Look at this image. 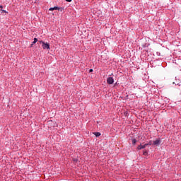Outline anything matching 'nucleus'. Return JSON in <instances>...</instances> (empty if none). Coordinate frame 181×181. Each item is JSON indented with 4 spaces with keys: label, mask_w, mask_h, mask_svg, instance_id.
Wrapping results in <instances>:
<instances>
[{
    "label": "nucleus",
    "mask_w": 181,
    "mask_h": 181,
    "mask_svg": "<svg viewBox=\"0 0 181 181\" xmlns=\"http://www.w3.org/2000/svg\"><path fill=\"white\" fill-rule=\"evenodd\" d=\"M1 11H2L4 13H8V11H6L5 10H1Z\"/></svg>",
    "instance_id": "4468645a"
},
{
    "label": "nucleus",
    "mask_w": 181,
    "mask_h": 181,
    "mask_svg": "<svg viewBox=\"0 0 181 181\" xmlns=\"http://www.w3.org/2000/svg\"><path fill=\"white\" fill-rule=\"evenodd\" d=\"M73 162H74L75 163H77V162H78V159L74 158Z\"/></svg>",
    "instance_id": "f8f14e48"
},
{
    "label": "nucleus",
    "mask_w": 181,
    "mask_h": 181,
    "mask_svg": "<svg viewBox=\"0 0 181 181\" xmlns=\"http://www.w3.org/2000/svg\"><path fill=\"white\" fill-rule=\"evenodd\" d=\"M93 134L95 135V136H96V138H98L99 136H101V133L96 132H93Z\"/></svg>",
    "instance_id": "0eeeda50"
},
{
    "label": "nucleus",
    "mask_w": 181,
    "mask_h": 181,
    "mask_svg": "<svg viewBox=\"0 0 181 181\" xmlns=\"http://www.w3.org/2000/svg\"><path fill=\"white\" fill-rule=\"evenodd\" d=\"M107 84H110V85L114 84V78H112V77H108V78H107Z\"/></svg>",
    "instance_id": "20e7f679"
},
{
    "label": "nucleus",
    "mask_w": 181,
    "mask_h": 181,
    "mask_svg": "<svg viewBox=\"0 0 181 181\" xmlns=\"http://www.w3.org/2000/svg\"><path fill=\"white\" fill-rule=\"evenodd\" d=\"M59 6H54L49 8V11H58Z\"/></svg>",
    "instance_id": "39448f33"
},
{
    "label": "nucleus",
    "mask_w": 181,
    "mask_h": 181,
    "mask_svg": "<svg viewBox=\"0 0 181 181\" xmlns=\"http://www.w3.org/2000/svg\"><path fill=\"white\" fill-rule=\"evenodd\" d=\"M58 11L59 12H64V7H59Z\"/></svg>",
    "instance_id": "6e6552de"
},
{
    "label": "nucleus",
    "mask_w": 181,
    "mask_h": 181,
    "mask_svg": "<svg viewBox=\"0 0 181 181\" xmlns=\"http://www.w3.org/2000/svg\"><path fill=\"white\" fill-rule=\"evenodd\" d=\"M66 2H71L72 0H65Z\"/></svg>",
    "instance_id": "2eb2a0df"
},
{
    "label": "nucleus",
    "mask_w": 181,
    "mask_h": 181,
    "mask_svg": "<svg viewBox=\"0 0 181 181\" xmlns=\"http://www.w3.org/2000/svg\"><path fill=\"white\" fill-rule=\"evenodd\" d=\"M148 46H149V44L148 43L143 44L142 45L143 47H148Z\"/></svg>",
    "instance_id": "9b49d317"
},
{
    "label": "nucleus",
    "mask_w": 181,
    "mask_h": 181,
    "mask_svg": "<svg viewBox=\"0 0 181 181\" xmlns=\"http://www.w3.org/2000/svg\"><path fill=\"white\" fill-rule=\"evenodd\" d=\"M39 42L40 45H42V47L44 49V50H50V44L49 42H45L43 40H40Z\"/></svg>",
    "instance_id": "f257e3e1"
},
{
    "label": "nucleus",
    "mask_w": 181,
    "mask_h": 181,
    "mask_svg": "<svg viewBox=\"0 0 181 181\" xmlns=\"http://www.w3.org/2000/svg\"><path fill=\"white\" fill-rule=\"evenodd\" d=\"M136 144V139H132V145H135Z\"/></svg>",
    "instance_id": "1a4fd4ad"
},
{
    "label": "nucleus",
    "mask_w": 181,
    "mask_h": 181,
    "mask_svg": "<svg viewBox=\"0 0 181 181\" xmlns=\"http://www.w3.org/2000/svg\"><path fill=\"white\" fill-rule=\"evenodd\" d=\"M114 86H117V82L114 84Z\"/></svg>",
    "instance_id": "f3484780"
},
{
    "label": "nucleus",
    "mask_w": 181,
    "mask_h": 181,
    "mask_svg": "<svg viewBox=\"0 0 181 181\" xmlns=\"http://www.w3.org/2000/svg\"><path fill=\"white\" fill-rule=\"evenodd\" d=\"M37 43V38H34V41L31 43L30 47H33V45H36Z\"/></svg>",
    "instance_id": "423d86ee"
},
{
    "label": "nucleus",
    "mask_w": 181,
    "mask_h": 181,
    "mask_svg": "<svg viewBox=\"0 0 181 181\" xmlns=\"http://www.w3.org/2000/svg\"><path fill=\"white\" fill-rule=\"evenodd\" d=\"M0 8L2 9L4 8V6L0 5Z\"/></svg>",
    "instance_id": "dca6fc26"
},
{
    "label": "nucleus",
    "mask_w": 181,
    "mask_h": 181,
    "mask_svg": "<svg viewBox=\"0 0 181 181\" xmlns=\"http://www.w3.org/2000/svg\"><path fill=\"white\" fill-rule=\"evenodd\" d=\"M162 144V140L160 139H157L156 140L152 141V145L154 146H159Z\"/></svg>",
    "instance_id": "7ed1b4c3"
},
{
    "label": "nucleus",
    "mask_w": 181,
    "mask_h": 181,
    "mask_svg": "<svg viewBox=\"0 0 181 181\" xmlns=\"http://www.w3.org/2000/svg\"><path fill=\"white\" fill-rule=\"evenodd\" d=\"M143 155H144V156H148V151H144V152H143Z\"/></svg>",
    "instance_id": "9d476101"
},
{
    "label": "nucleus",
    "mask_w": 181,
    "mask_h": 181,
    "mask_svg": "<svg viewBox=\"0 0 181 181\" xmlns=\"http://www.w3.org/2000/svg\"><path fill=\"white\" fill-rule=\"evenodd\" d=\"M152 145V141H150L148 144H145L144 145L140 144L137 146L138 151H141V149H145V148L148 146Z\"/></svg>",
    "instance_id": "f03ea898"
},
{
    "label": "nucleus",
    "mask_w": 181,
    "mask_h": 181,
    "mask_svg": "<svg viewBox=\"0 0 181 181\" xmlns=\"http://www.w3.org/2000/svg\"><path fill=\"white\" fill-rule=\"evenodd\" d=\"M93 69H89L88 73H93Z\"/></svg>",
    "instance_id": "ddd939ff"
}]
</instances>
